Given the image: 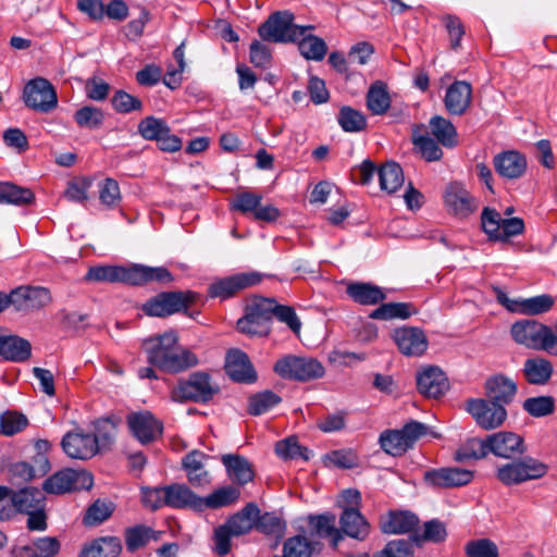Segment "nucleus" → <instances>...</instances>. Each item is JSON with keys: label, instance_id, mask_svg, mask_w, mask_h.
<instances>
[{"label": "nucleus", "instance_id": "35", "mask_svg": "<svg viewBox=\"0 0 557 557\" xmlns=\"http://www.w3.org/2000/svg\"><path fill=\"white\" fill-rule=\"evenodd\" d=\"M392 99L387 84L383 81L373 82L366 96L367 109L373 115H383L391 108Z\"/></svg>", "mask_w": 557, "mask_h": 557}, {"label": "nucleus", "instance_id": "24", "mask_svg": "<svg viewBox=\"0 0 557 557\" xmlns=\"http://www.w3.org/2000/svg\"><path fill=\"white\" fill-rule=\"evenodd\" d=\"M419 524V518L407 510L389 511L380 521V529L384 534H408Z\"/></svg>", "mask_w": 557, "mask_h": 557}, {"label": "nucleus", "instance_id": "22", "mask_svg": "<svg viewBox=\"0 0 557 557\" xmlns=\"http://www.w3.org/2000/svg\"><path fill=\"white\" fill-rule=\"evenodd\" d=\"M493 165L500 176L507 180H517L525 173L528 162L519 151L507 150L494 157Z\"/></svg>", "mask_w": 557, "mask_h": 557}, {"label": "nucleus", "instance_id": "51", "mask_svg": "<svg viewBox=\"0 0 557 557\" xmlns=\"http://www.w3.org/2000/svg\"><path fill=\"white\" fill-rule=\"evenodd\" d=\"M488 454L487 440L470 438L462 444L455 453V459L466 462L470 459H481Z\"/></svg>", "mask_w": 557, "mask_h": 557}, {"label": "nucleus", "instance_id": "3", "mask_svg": "<svg viewBox=\"0 0 557 557\" xmlns=\"http://www.w3.org/2000/svg\"><path fill=\"white\" fill-rule=\"evenodd\" d=\"M275 300L264 297L252 298L245 308V314L237 321V330L250 336H267L273 317Z\"/></svg>", "mask_w": 557, "mask_h": 557}, {"label": "nucleus", "instance_id": "5", "mask_svg": "<svg viewBox=\"0 0 557 557\" xmlns=\"http://www.w3.org/2000/svg\"><path fill=\"white\" fill-rule=\"evenodd\" d=\"M219 392V387L206 372H194L187 380L180 381L172 389V399L180 403H207Z\"/></svg>", "mask_w": 557, "mask_h": 557}, {"label": "nucleus", "instance_id": "4", "mask_svg": "<svg viewBox=\"0 0 557 557\" xmlns=\"http://www.w3.org/2000/svg\"><path fill=\"white\" fill-rule=\"evenodd\" d=\"M273 369L281 377L299 382L320 379L324 375L322 363L309 356H284L275 362Z\"/></svg>", "mask_w": 557, "mask_h": 557}, {"label": "nucleus", "instance_id": "28", "mask_svg": "<svg viewBox=\"0 0 557 557\" xmlns=\"http://www.w3.org/2000/svg\"><path fill=\"white\" fill-rule=\"evenodd\" d=\"M484 387L490 400L502 406L511 403L518 389L517 384L503 374H496L487 379Z\"/></svg>", "mask_w": 557, "mask_h": 557}, {"label": "nucleus", "instance_id": "55", "mask_svg": "<svg viewBox=\"0 0 557 557\" xmlns=\"http://www.w3.org/2000/svg\"><path fill=\"white\" fill-rule=\"evenodd\" d=\"M170 127L165 121L156 116H147L138 124V133L146 140L157 141L161 136L166 135Z\"/></svg>", "mask_w": 557, "mask_h": 557}, {"label": "nucleus", "instance_id": "16", "mask_svg": "<svg viewBox=\"0 0 557 557\" xmlns=\"http://www.w3.org/2000/svg\"><path fill=\"white\" fill-rule=\"evenodd\" d=\"M467 410L471 413L476 423L485 430L498 428L507 417V411L504 406L485 399L469 400Z\"/></svg>", "mask_w": 557, "mask_h": 557}, {"label": "nucleus", "instance_id": "39", "mask_svg": "<svg viewBox=\"0 0 557 557\" xmlns=\"http://www.w3.org/2000/svg\"><path fill=\"white\" fill-rule=\"evenodd\" d=\"M34 202L35 194L30 188L11 182H0V203L24 207Z\"/></svg>", "mask_w": 557, "mask_h": 557}, {"label": "nucleus", "instance_id": "26", "mask_svg": "<svg viewBox=\"0 0 557 557\" xmlns=\"http://www.w3.org/2000/svg\"><path fill=\"white\" fill-rule=\"evenodd\" d=\"M209 456L199 450H193L183 458L182 465L191 485L202 487L211 483V476L205 468Z\"/></svg>", "mask_w": 557, "mask_h": 557}, {"label": "nucleus", "instance_id": "58", "mask_svg": "<svg viewBox=\"0 0 557 557\" xmlns=\"http://www.w3.org/2000/svg\"><path fill=\"white\" fill-rule=\"evenodd\" d=\"M446 536L445 524L440 520L433 519L424 524L422 534L414 533L411 535V540L419 545L423 542L440 543L443 542Z\"/></svg>", "mask_w": 557, "mask_h": 557}, {"label": "nucleus", "instance_id": "62", "mask_svg": "<svg viewBox=\"0 0 557 557\" xmlns=\"http://www.w3.org/2000/svg\"><path fill=\"white\" fill-rule=\"evenodd\" d=\"M92 184L91 178L81 176L67 183V187L64 191V197L71 201L85 202L88 199V190Z\"/></svg>", "mask_w": 557, "mask_h": 557}, {"label": "nucleus", "instance_id": "42", "mask_svg": "<svg viewBox=\"0 0 557 557\" xmlns=\"http://www.w3.org/2000/svg\"><path fill=\"white\" fill-rule=\"evenodd\" d=\"M161 294L169 315L187 312L198 299V295L191 290L162 292Z\"/></svg>", "mask_w": 557, "mask_h": 557}, {"label": "nucleus", "instance_id": "40", "mask_svg": "<svg viewBox=\"0 0 557 557\" xmlns=\"http://www.w3.org/2000/svg\"><path fill=\"white\" fill-rule=\"evenodd\" d=\"M121 540L116 536H104L86 545L79 557H117L121 554Z\"/></svg>", "mask_w": 557, "mask_h": 557}, {"label": "nucleus", "instance_id": "11", "mask_svg": "<svg viewBox=\"0 0 557 557\" xmlns=\"http://www.w3.org/2000/svg\"><path fill=\"white\" fill-rule=\"evenodd\" d=\"M495 292L497 301L513 313L527 315L542 314L549 311L555 304V299L547 294L531 298L510 299L500 288H496Z\"/></svg>", "mask_w": 557, "mask_h": 557}, {"label": "nucleus", "instance_id": "18", "mask_svg": "<svg viewBox=\"0 0 557 557\" xmlns=\"http://www.w3.org/2000/svg\"><path fill=\"white\" fill-rule=\"evenodd\" d=\"M448 380L438 367H426L417 374L418 391L428 398H440L448 389Z\"/></svg>", "mask_w": 557, "mask_h": 557}, {"label": "nucleus", "instance_id": "52", "mask_svg": "<svg viewBox=\"0 0 557 557\" xmlns=\"http://www.w3.org/2000/svg\"><path fill=\"white\" fill-rule=\"evenodd\" d=\"M338 124L345 132L357 133L367 127L364 114L351 107H343L337 116Z\"/></svg>", "mask_w": 557, "mask_h": 557}, {"label": "nucleus", "instance_id": "7", "mask_svg": "<svg viewBox=\"0 0 557 557\" xmlns=\"http://www.w3.org/2000/svg\"><path fill=\"white\" fill-rule=\"evenodd\" d=\"M426 426L418 421H411L400 430H388L381 434L382 449L392 456H401L413 446L416 441L424 435Z\"/></svg>", "mask_w": 557, "mask_h": 557}, {"label": "nucleus", "instance_id": "27", "mask_svg": "<svg viewBox=\"0 0 557 557\" xmlns=\"http://www.w3.org/2000/svg\"><path fill=\"white\" fill-rule=\"evenodd\" d=\"M225 370L230 377L236 382L251 383L257 377L248 356L238 349H232L227 352Z\"/></svg>", "mask_w": 557, "mask_h": 557}, {"label": "nucleus", "instance_id": "56", "mask_svg": "<svg viewBox=\"0 0 557 557\" xmlns=\"http://www.w3.org/2000/svg\"><path fill=\"white\" fill-rule=\"evenodd\" d=\"M74 120L82 128L95 129L102 126L104 113L99 108L85 106L75 112Z\"/></svg>", "mask_w": 557, "mask_h": 557}, {"label": "nucleus", "instance_id": "19", "mask_svg": "<svg viewBox=\"0 0 557 557\" xmlns=\"http://www.w3.org/2000/svg\"><path fill=\"white\" fill-rule=\"evenodd\" d=\"M472 100V86L466 81L454 82L446 90L444 106L451 115H462Z\"/></svg>", "mask_w": 557, "mask_h": 557}, {"label": "nucleus", "instance_id": "48", "mask_svg": "<svg viewBox=\"0 0 557 557\" xmlns=\"http://www.w3.org/2000/svg\"><path fill=\"white\" fill-rule=\"evenodd\" d=\"M60 550V543L55 537H40L29 545L20 548V555L27 557H54Z\"/></svg>", "mask_w": 557, "mask_h": 557}, {"label": "nucleus", "instance_id": "30", "mask_svg": "<svg viewBox=\"0 0 557 557\" xmlns=\"http://www.w3.org/2000/svg\"><path fill=\"white\" fill-rule=\"evenodd\" d=\"M346 294L352 301L362 306H375L386 298L380 286L366 282L349 283L346 287Z\"/></svg>", "mask_w": 557, "mask_h": 557}, {"label": "nucleus", "instance_id": "46", "mask_svg": "<svg viewBox=\"0 0 557 557\" xmlns=\"http://www.w3.org/2000/svg\"><path fill=\"white\" fill-rule=\"evenodd\" d=\"M430 128L432 135L444 147L453 148L457 145V131L453 123L443 116H433L430 120Z\"/></svg>", "mask_w": 557, "mask_h": 557}, {"label": "nucleus", "instance_id": "20", "mask_svg": "<svg viewBox=\"0 0 557 557\" xmlns=\"http://www.w3.org/2000/svg\"><path fill=\"white\" fill-rule=\"evenodd\" d=\"M394 342L406 356H421L428 348V339L418 327H400L394 332Z\"/></svg>", "mask_w": 557, "mask_h": 557}, {"label": "nucleus", "instance_id": "1", "mask_svg": "<svg viewBox=\"0 0 557 557\" xmlns=\"http://www.w3.org/2000/svg\"><path fill=\"white\" fill-rule=\"evenodd\" d=\"M143 348L148 362L164 372L178 373L198 364L194 352L178 346V337L174 331L145 339Z\"/></svg>", "mask_w": 557, "mask_h": 557}, {"label": "nucleus", "instance_id": "14", "mask_svg": "<svg viewBox=\"0 0 557 557\" xmlns=\"http://www.w3.org/2000/svg\"><path fill=\"white\" fill-rule=\"evenodd\" d=\"M61 447L65 455L72 459L88 460L98 454L96 440L90 433L76 428L64 434Z\"/></svg>", "mask_w": 557, "mask_h": 557}, {"label": "nucleus", "instance_id": "29", "mask_svg": "<svg viewBox=\"0 0 557 557\" xmlns=\"http://www.w3.org/2000/svg\"><path fill=\"white\" fill-rule=\"evenodd\" d=\"M165 506L176 509L191 508L201 511V497L196 495L185 484H171L165 486Z\"/></svg>", "mask_w": 557, "mask_h": 557}, {"label": "nucleus", "instance_id": "61", "mask_svg": "<svg viewBox=\"0 0 557 557\" xmlns=\"http://www.w3.org/2000/svg\"><path fill=\"white\" fill-rule=\"evenodd\" d=\"M522 407L532 417H545L553 413L555 399L552 396L530 397L523 401Z\"/></svg>", "mask_w": 557, "mask_h": 557}, {"label": "nucleus", "instance_id": "50", "mask_svg": "<svg viewBox=\"0 0 557 557\" xmlns=\"http://www.w3.org/2000/svg\"><path fill=\"white\" fill-rule=\"evenodd\" d=\"M411 306L405 302H388L382 304L380 307L371 311L369 318L373 320H392V319H407L411 315Z\"/></svg>", "mask_w": 557, "mask_h": 557}, {"label": "nucleus", "instance_id": "17", "mask_svg": "<svg viewBox=\"0 0 557 557\" xmlns=\"http://www.w3.org/2000/svg\"><path fill=\"white\" fill-rule=\"evenodd\" d=\"M424 480L434 487H459L469 484L473 480V472L457 467L441 468L426 471Z\"/></svg>", "mask_w": 557, "mask_h": 557}, {"label": "nucleus", "instance_id": "43", "mask_svg": "<svg viewBox=\"0 0 557 557\" xmlns=\"http://www.w3.org/2000/svg\"><path fill=\"white\" fill-rule=\"evenodd\" d=\"M240 496L239 488L233 485L222 486L206 497H201V510L205 508L218 509L235 504Z\"/></svg>", "mask_w": 557, "mask_h": 557}, {"label": "nucleus", "instance_id": "60", "mask_svg": "<svg viewBox=\"0 0 557 557\" xmlns=\"http://www.w3.org/2000/svg\"><path fill=\"white\" fill-rule=\"evenodd\" d=\"M113 504L111 502H104L101 499H97L94 504H91L85 516H84V524L85 525H97L106 521L113 513Z\"/></svg>", "mask_w": 557, "mask_h": 557}, {"label": "nucleus", "instance_id": "44", "mask_svg": "<svg viewBox=\"0 0 557 557\" xmlns=\"http://www.w3.org/2000/svg\"><path fill=\"white\" fill-rule=\"evenodd\" d=\"M44 494L36 487H25L11 495V502L16 511L29 512L44 504Z\"/></svg>", "mask_w": 557, "mask_h": 557}, {"label": "nucleus", "instance_id": "64", "mask_svg": "<svg viewBox=\"0 0 557 557\" xmlns=\"http://www.w3.org/2000/svg\"><path fill=\"white\" fill-rule=\"evenodd\" d=\"M284 557H311L312 547L305 536L288 539L283 546Z\"/></svg>", "mask_w": 557, "mask_h": 557}, {"label": "nucleus", "instance_id": "57", "mask_svg": "<svg viewBox=\"0 0 557 557\" xmlns=\"http://www.w3.org/2000/svg\"><path fill=\"white\" fill-rule=\"evenodd\" d=\"M275 453L283 459L301 458L308 460L310 458V450L300 446L295 437L278 441L275 445Z\"/></svg>", "mask_w": 557, "mask_h": 557}, {"label": "nucleus", "instance_id": "6", "mask_svg": "<svg viewBox=\"0 0 557 557\" xmlns=\"http://www.w3.org/2000/svg\"><path fill=\"white\" fill-rule=\"evenodd\" d=\"M546 473L547 466L545 463L532 457H525L498 467L496 476L505 485H515L541 479Z\"/></svg>", "mask_w": 557, "mask_h": 557}, {"label": "nucleus", "instance_id": "15", "mask_svg": "<svg viewBox=\"0 0 557 557\" xmlns=\"http://www.w3.org/2000/svg\"><path fill=\"white\" fill-rule=\"evenodd\" d=\"M443 199L447 210L459 218H467L478 209L475 198L460 182L449 183L444 191Z\"/></svg>", "mask_w": 557, "mask_h": 557}, {"label": "nucleus", "instance_id": "31", "mask_svg": "<svg viewBox=\"0 0 557 557\" xmlns=\"http://www.w3.org/2000/svg\"><path fill=\"white\" fill-rule=\"evenodd\" d=\"M32 355L30 343L17 335H0V356L13 362H24Z\"/></svg>", "mask_w": 557, "mask_h": 557}, {"label": "nucleus", "instance_id": "21", "mask_svg": "<svg viewBox=\"0 0 557 557\" xmlns=\"http://www.w3.org/2000/svg\"><path fill=\"white\" fill-rule=\"evenodd\" d=\"M339 530L343 537L349 536L357 541H366L371 532V524L358 508H345L339 516Z\"/></svg>", "mask_w": 557, "mask_h": 557}, {"label": "nucleus", "instance_id": "32", "mask_svg": "<svg viewBox=\"0 0 557 557\" xmlns=\"http://www.w3.org/2000/svg\"><path fill=\"white\" fill-rule=\"evenodd\" d=\"M85 280L88 282L125 283L132 285V267H91L85 275Z\"/></svg>", "mask_w": 557, "mask_h": 557}, {"label": "nucleus", "instance_id": "37", "mask_svg": "<svg viewBox=\"0 0 557 557\" xmlns=\"http://www.w3.org/2000/svg\"><path fill=\"white\" fill-rule=\"evenodd\" d=\"M222 462L232 481L240 485L252 481L255 472L247 458L239 455H224L222 456Z\"/></svg>", "mask_w": 557, "mask_h": 557}, {"label": "nucleus", "instance_id": "47", "mask_svg": "<svg viewBox=\"0 0 557 557\" xmlns=\"http://www.w3.org/2000/svg\"><path fill=\"white\" fill-rule=\"evenodd\" d=\"M297 42L300 54L307 60L322 61L327 53L326 42L318 36L305 33Z\"/></svg>", "mask_w": 557, "mask_h": 557}, {"label": "nucleus", "instance_id": "63", "mask_svg": "<svg viewBox=\"0 0 557 557\" xmlns=\"http://www.w3.org/2000/svg\"><path fill=\"white\" fill-rule=\"evenodd\" d=\"M468 557H499L497 545L488 539L471 541L466 546Z\"/></svg>", "mask_w": 557, "mask_h": 557}, {"label": "nucleus", "instance_id": "53", "mask_svg": "<svg viewBox=\"0 0 557 557\" xmlns=\"http://www.w3.org/2000/svg\"><path fill=\"white\" fill-rule=\"evenodd\" d=\"M255 529L265 535L282 537L286 530V523L273 512L258 513Z\"/></svg>", "mask_w": 557, "mask_h": 557}, {"label": "nucleus", "instance_id": "8", "mask_svg": "<svg viewBox=\"0 0 557 557\" xmlns=\"http://www.w3.org/2000/svg\"><path fill=\"white\" fill-rule=\"evenodd\" d=\"M482 228L491 240L507 242L510 237L524 231V222L520 218L503 219L495 209L485 207L481 214Z\"/></svg>", "mask_w": 557, "mask_h": 557}, {"label": "nucleus", "instance_id": "33", "mask_svg": "<svg viewBox=\"0 0 557 557\" xmlns=\"http://www.w3.org/2000/svg\"><path fill=\"white\" fill-rule=\"evenodd\" d=\"M258 513H260L258 506L253 503H249L238 512L231 516L224 524L234 536L238 537L248 534L255 529Z\"/></svg>", "mask_w": 557, "mask_h": 557}, {"label": "nucleus", "instance_id": "25", "mask_svg": "<svg viewBox=\"0 0 557 557\" xmlns=\"http://www.w3.org/2000/svg\"><path fill=\"white\" fill-rule=\"evenodd\" d=\"M544 325L535 320H520L511 325L510 334L517 344L539 350Z\"/></svg>", "mask_w": 557, "mask_h": 557}, {"label": "nucleus", "instance_id": "12", "mask_svg": "<svg viewBox=\"0 0 557 557\" xmlns=\"http://www.w3.org/2000/svg\"><path fill=\"white\" fill-rule=\"evenodd\" d=\"M132 435L143 445L157 441L163 432V424L150 411L131 412L126 417Z\"/></svg>", "mask_w": 557, "mask_h": 557}, {"label": "nucleus", "instance_id": "41", "mask_svg": "<svg viewBox=\"0 0 557 557\" xmlns=\"http://www.w3.org/2000/svg\"><path fill=\"white\" fill-rule=\"evenodd\" d=\"M161 532H157L150 527L137 524L127 528L124 532L125 545L128 552L134 553L146 546L149 541H158Z\"/></svg>", "mask_w": 557, "mask_h": 557}, {"label": "nucleus", "instance_id": "59", "mask_svg": "<svg viewBox=\"0 0 557 557\" xmlns=\"http://www.w3.org/2000/svg\"><path fill=\"white\" fill-rule=\"evenodd\" d=\"M413 541L410 540H392L372 557H413Z\"/></svg>", "mask_w": 557, "mask_h": 557}, {"label": "nucleus", "instance_id": "38", "mask_svg": "<svg viewBox=\"0 0 557 557\" xmlns=\"http://www.w3.org/2000/svg\"><path fill=\"white\" fill-rule=\"evenodd\" d=\"M173 281L174 276L164 267L132 265V285H144L149 282L171 283Z\"/></svg>", "mask_w": 557, "mask_h": 557}, {"label": "nucleus", "instance_id": "10", "mask_svg": "<svg viewBox=\"0 0 557 557\" xmlns=\"http://www.w3.org/2000/svg\"><path fill=\"white\" fill-rule=\"evenodd\" d=\"M92 484V476L87 471L65 468L45 480L42 490L48 494H64L76 490H89Z\"/></svg>", "mask_w": 557, "mask_h": 557}, {"label": "nucleus", "instance_id": "13", "mask_svg": "<svg viewBox=\"0 0 557 557\" xmlns=\"http://www.w3.org/2000/svg\"><path fill=\"white\" fill-rule=\"evenodd\" d=\"M263 275L259 272L237 273L213 282L208 289V294L212 298L226 299L236 293L248 287L259 284Z\"/></svg>", "mask_w": 557, "mask_h": 557}, {"label": "nucleus", "instance_id": "49", "mask_svg": "<svg viewBox=\"0 0 557 557\" xmlns=\"http://www.w3.org/2000/svg\"><path fill=\"white\" fill-rule=\"evenodd\" d=\"M95 432L91 434L96 440L97 451L109 448L116 435V424L110 418H102L94 423Z\"/></svg>", "mask_w": 557, "mask_h": 557}, {"label": "nucleus", "instance_id": "2", "mask_svg": "<svg viewBox=\"0 0 557 557\" xmlns=\"http://www.w3.org/2000/svg\"><path fill=\"white\" fill-rule=\"evenodd\" d=\"M314 26H299L294 23V14L288 11H278L269 16L258 28L259 36L271 42H296L307 30Z\"/></svg>", "mask_w": 557, "mask_h": 557}, {"label": "nucleus", "instance_id": "45", "mask_svg": "<svg viewBox=\"0 0 557 557\" xmlns=\"http://www.w3.org/2000/svg\"><path fill=\"white\" fill-rule=\"evenodd\" d=\"M381 189L393 194L404 184L403 169L396 162H387L377 171Z\"/></svg>", "mask_w": 557, "mask_h": 557}, {"label": "nucleus", "instance_id": "9", "mask_svg": "<svg viewBox=\"0 0 557 557\" xmlns=\"http://www.w3.org/2000/svg\"><path fill=\"white\" fill-rule=\"evenodd\" d=\"M23 99L26 107L41 113H49L58 106L55 88L44 77L30 79L25 85Z\"/></svg>", "mask_w": 557, "mask_h": 557}, {"label": "nucleus", "instance_id": "23", "mask_svg": "<svg viewBox=\"0 0 557 557\" xmlns=\"http://www.w3.org/2000/svg\"><path fill=\"white\" fill-rule=\"evenodd\" d=\"M488 453L502 458H511L516 454H523V440L512 432H498L486 437Z\"/></svg>", "mask_w": 557, "mask_h": 557}, {"label": "nucleus", "instance_id": "34", "mask_svg": "<svg viewBox=\"0 0 557 557\" xmlns=\"http://www.w3.org/2000/svg\"><path fill=\"white\" fill-rule=\"evenodd\" d=\"M308 522L312 531L320 537L330 539L333 548H337L343 541L342 531L336 528V517L334 513H322L309 516Z\"/></svg>", "mask_w": 557, "mask_h": 557}, {"label": "nucleus", "instance_id": "36", "mask_svg": "<svg viewBox=\"0 0 557 557\" xmlns=\"http://www.w3.org/2000/svg\"><path fill=\"white\" fill-rule=\"evenodd\" d=\"M553 363L542 357L527 359L523 363V376L532 385H545L553 375Z\"/></svg>", "mask_w": 557, "mask_h": 557}, {"label": "nucleus", "instance_id": "54", "mask_svg": "<svg viewBox=\"0 0 557 557\" xmlns=\"http://www.w3.org/2000/svg\"><path fill=\"white\" fill-rule=\"evenodd\" d=\"M282 398L272 391L265 389L249 397L248 412L260 416L281 403Z\"/></svg>", "mask_w": 557, "mask_h": 557}]
</instances>
